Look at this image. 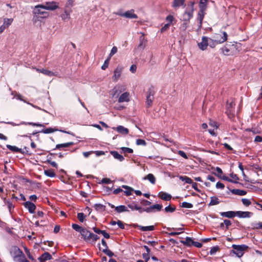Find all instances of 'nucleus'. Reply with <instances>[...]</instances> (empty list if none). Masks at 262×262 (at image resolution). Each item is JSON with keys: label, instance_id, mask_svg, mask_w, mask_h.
I'll use <instances>...</instances> for the list:
<instances>
[{"label": "nucleus", "instance_id": "obj_1", "mask_svg": "<svg viewBox=\"0 0 262 262\" xmlns=\"http://www.w3.org/2000/svg\"><path fill=\"white\" fill-rule=\"evenodd\" d=\"M194 5V1H190L187 4L186 10L182 15V19L184 21L189 22L190 19L193 17Z\"/></svg>", "mask_w": 262, "mask_h": 262}, {"label": "nucleus", "instance_id": "obj_2", "mask_svg": "<svg viewBox=\"0 0 262 262\" xmlns=\"http://www.w3.org/2000/svg\"><path fill=\"white\" fill-rule=\"evenodd\" d=\"M45 10L44 5L39 4L36 5L33 10V14L34 15L33 19L35 17H40L41 18L48 17L49 15V13Z\"/></svg>", "mask_w": 262, "mask_h": 262}, {"label": "nucleus", "instance_id": "obj_3", "mask_svg": "<svg viewBox=\"0 0 262 262\" xmlns=\"http://www.w3.org/2000/svg\"><path fill=\"white\" fill-rule=\"evenodd\" d=\"M13 259L15 262H30L23 251L17 247L14 248Z\"/></svg>", "mask_w": 262, "mask_h": 262}, {"label": "nucleus", "instance_id": "obj_4", "mask_svg": "<svg viewBox=\"0 0 262 262\" xmlns=\"http://www.w3.org/2000/svg\"><path fill=\"white\" fill-rule=\"evenodd\" d=\"M232 247L233 250L231 251V252L238 257H242L244 255V252L248 248V247L246 245H232Z\"/></svg>", "mask_w": 262, "mask_h": 262}, {"label": "nucleus", "instance_id": "obj_5", "mask_svg": "<svg viewBox=\"0 0 262 262\" xmlns=\"http://www.w3.org/2000/svg\"><path fill=\"white\" fill-rule=\"evenodd\" d=\"M222 34L223 35V36L221 37V38L219 39L218 37H216L215 39H213L211 38L208 39L209 40V42H208V46H209L211 48H214L217 44L222 43L225 42L227 39L228 35L226 32H223Z\"/></svg>", "mask_w": 262, "mask_h": 262}, {"label": "nucleus", "instance_id": "obj_6", "mask_svg": "<svg viewBox=\"0 0 262 262\" xmlns=\"http://www.w3.org/2000/svg\"><path fill=\"white\" fill-rule=\"evenodd\" d=\"M235 103L234 100L231 99L230 101L228 100L226 104V114L228 117L231 119L234 116Z\"/></svg>", "mask_w": 262, "mask_h": 262}, {"label": "nucleus", "instance_id": "obj_7", "mask_svg": "<svg viewBox=\"0 0 262 262\" xmlns=\"http://www.w3.org/2000/svg\"><path fill=\"white\" fill-rule=\"evenodd\" d=\"M215 170L216 171V173L213 172V173L214 175L216 176L219 178H220V179H222L223 180H225V181H227L228 182H231V183H235V184L237 183V182L233 181L232 180H231V179H229L228 177H226L225 176H222L223 171H222V169L220 168V167H216V168H215Z\"/></svg>", "mask_w": 262, "mask_h": 262}, {"label": "nucleus", "instance_id": "obj_8", "mask_svg": "<svg viewBox=\"0 0 262 262\" xmlns=\"http://www.w3.org/2000/svg\"><path fill=\"white\" fill-rule=\"evenodd\" d=\"M125 86L123 85H117L115 86L112 90L113 96H116L118 97L121 93L125 91Z\"/></svg>", "mask_w": 262, "mask_h": 262}, {"label": "nucleus", "instance_id": "obj_9", "mask_svg": "<svg viewBox=\"0 0 262 262\" xmlns=\"http://www.w3.org/2000/svg\"><path fill=\"white\" fill-rule=\"evenodd\" d=\"M2 123H5V124H10L13 126H17V125H21V124H25V125H32L33 126H39V127H44V125L42 124H40V123H33V122H21L19 124H16L13 122H4V121H3V122H1Z\"/></svg>", "mask_w": 262, "mask_h": 262}, {"label": "nucleus", "instance_id": "obj_10", "mask_svg": "<svg viewBox=\"0 0 262 262\" xmlns=\"http://www.w3.org/2000/svg\"><path fill=\"white\" fill-rule=\"evenodd\" d=\"M44 7L46 10L53 11L58 8V4L54 1L46 2L44 5Z\"/></svg>", "mask_w": 262, "mask_h": 262}, {"label": "nucleus", "instance_id": "obj_11", "mask_svg": "<svg viewBox=\"0 0 262 262\" xmlns=\"http://www.w3.org/2000/svg\"><path fill=\"white\" fill-rule=\"evenodd\" d=\"M24 207L28 210L30 213H34L36 209L35 205L30 201H27L23 203Z\"/></svg>", "mask_w": 262, "mask_h": 262}, {"label": "nucleus", "instance_id": "obj_12", "mask_svg": "<svg viewBox=\"0 0 262 262\" xmlns=\"http://www.w3.org/2000/svg\"><path fill=\"white\" fill-rule=\"evenodd\" d=\"M162 208V205L160 204H154L146 208L147 213L154 212L155 211H160Z\"/></svg>", "mask_w": 262, "mask_h": 262}, {"label": "nucleus", "instance_id": "obj_13", "mask_svg": "<svg viewBox=\"0 0 262 262\" xmlns=\"http://www.w3.org/2000/svg\"><path fill=\"white\" fill-rule=\"evenodd\" d=\"M199 48L202 51L207 49L208 46V38L206 36H203L202 41L198 44Z\"/></svg>", "mask_w": 262, "mask_h": 262}, {"label": "nucleus", "instance_id": "obj_14", "mask_svg": "<svg viewBox=\"0 0 262 262\" xmlns=\"http://www.w3.org/2000/svg\"><path fill=\"white\" fill-rule=\"evenodd\" d=\"M123 68L120 66H118L114 72V75L113 76V80L114 81H117L120 78L122 73Z\"/></svg>", "mask_w": 262, "mask_h": 262}, {"label": "nucleus", "instance_id": "obj_15", "mask_svg": "<svg viewBox=\"0 0 262 262\" xmlns=\"http://www.w3.org/2000/svg\"><path fill=\"white\" fill-rule=\"evenodd\" d=\"M253 215V213L249 211H236V215L239 218H249Z\"/></svg>", "mask_w": 262, "mask_h": 262}, {"label": "nucleus", "instance_id": "obj_16", "mask_svg": "<svg viewBox=\"0 0 262 262\" xmlns=\"http://www.w3.org/2000/svg\"><path fill=\"white\" fill-rule=\"evenodd\" d=\"M135 11L134 9H131L130 10L124 12L123 17L127 18H137L138 16L137 14H135Z\"/></svg>", "mask_w": 262, "mask_h": 262}, {"label": "nucleus", "instance_id": "obj_17", "mask_svg": "<svg viewBox=\"0 0 262 262\" xmlns=\"http://www.w3.org/2000/svg\"><path fill=\"white\" fill-rule=\"evenodd\" d=\"M52 258V255L49 252H46L38 258V260L40 262H45L46 260H50Z\"/></svg>", "mask_w": 262, "mask_h": 262}, {"label": "nucleus", "instance_id": "obj_18", "mask_svg": "<svg viewBox=\"0 0 262 262\" xmlns=\"http://www.w3.org/2000/svg\"><path fill=\"white\" fill-rule=\"evenodd\" d=\"M133 227H137L142 231H153L155 230V226L153 225L148 226H142L138 224L133 225Z\"/></svg>", "mask_w": 262, "mask_h": 262}, {"label": "nucleus", "instance_id": "obj_19", "mask_svg": "<svg viewBox=\"0 0 262 262\" xmlns=\"http://www.w3.org/2000/svg\"><path fill=\"white\" fill-rule=\"evenodd\" d=\"M129 93L124 92L118 98V102L120 103L128 102L129 101Z\"/></svg>", "mask_w": 262, "mask_h": 262}, {"label": "nucleus", "instance_id": "obj_20", "mask_svg": "<svg viewBox=\"0 0 262 262\" xmlns=\"http://www.w3.org/2000/svg\"><path fill=\"white\" fill-rule=\"evenodd\" d=\"M88 236V240H86V242H87L95 243L99 238V237L97 235L93 233L92 232H91L90 231Z\"/></svg>", "mask_w": 262, "mask_h": 262}, {"label": "nucleus", "instance_id": "obj_21", "mask_svg": "<svg viewBox=\"0 0 262 262\" xmlns=\"http://www.w3.org/2000/svg\"><path fill=\"white\" fill-rule=\"evenodd\" d=\"M158 196L164 201H170L171 199V195L166 192L161 191L158 194Z\"/></svg>", "mask_w": 262, "mask_h": 262}, {"label": "nucleus", "instance_id": "obj_22", "mask_svg": "<svg viewBox=\"0 0 262 262\" xmlns=\"http://www.w3.org/2000/svg\"><path fill=\"white\" fill-rule=\"evenodd\" d=\"M172 6L174 8L185 7L186 6L185 0H173Z\"/></svg>", "mask_w": 262, "mask_h": 262}, {"label": "nucleus", "instance_id": "obj_23", "mask_svg": "<svg viewBox=\"0 0 262 262\" xmlns=\"http://www.w3.org/2000/svg\"><path fill=\"white\" fill-rule=\"evenodd\" d=\"M153 99V94H151V92H149L148 94L146 97V106L147 107H150L151 106Z\"/></svg>", "mask_w": 262, "mask_h": 262}, {"label": "nucleus", "instance_id": "obj_24", "mask_svg": "<svg viewBox=\"0 0 262 262\" xmlns=\"http://www.w3.org/2000/svg\"><path fill=\"white\" fill-rule=\"evenodd\" d=\"M220 214L223 217L232 218L236 216V211H229L227 212H222L220 213Z\"/></svg>", "mask_w": 262, "mask_h": 262}, {"label": "nucleus", "instance_id": "obj_25", "mask_svg": "<svg viewBox=\"0 0 262 262\" xmlns=\"http://www.w3.org/2000/svg\"><path fill=\"white\" fill-rule=\"evenodd\" d=\"M7 147L8 149L12 151L16 152H19L21 154H25L26 152L24 151L22 149L19 148L15 146H12L10 145H7Z\"/></svg>", "mask_w": 262, "mask_h": 262}, {"label": "nucleus", "instance_id": "obj_26", "mask_svg": "<svg viewBox=\"0 0 262 262\" xmlns=\"http://www.w3.org/2000/svg\"><path fill=\"white\" fill-rule=\"evenodd\" d=\"M96 211L102 213L105 210V206L101 204H95L93 206Z\"/></svg>", "mask_w": 262, "mask_h": 262}, {"label": "nucleus", "instance_id": "obj_27", "mask_svg": "<svg viewBox=\"0 0 262 262\" xmlns=\"http://www.w3.org/2000/svg\"><path fill=\"white\" fill-rule=\"evenodd\" d=\"M207 0H200L199 4V11L205 12L207 8Z\"/></svg>", "mask_w": 262, "mask_h": 262}, {"label": "nucleus", "instance_id": "obj_28", "mask_svg": "<svg viewBox=\"0 0 262 262\" xmlns=\"http://www.w3.org/2000/svg\"><path fill=\"white\" fill-rule=\"evenodd\" d=\"M117 131L122 135H127L129 133V130L127 128L123 126L119 125L116 128Z\"/></svg>", "mask_w": 262, "mask_h": 262}, {"label": "nucleus", "instance_id": "obj_29", "mask_svg": "<svg viewBox=\"0 0 262 262\" xmlns=\"http://www.w3.org/2000/svg\"><path fill=\"white\" fill-rule=\"evenodd\" d=\"M205 13L203 12L199 11L198 12V16L197 18V20L198 21V26L199 28H201L202 25V21L204 19Z\"/></svg>", "mask_w": 262, "mask_h": 262}, {"label": "nucleus", "instance_id": "obj_30", "mask_svg": "<svg viewBox=\"0 0 262 262\" xmlns=\"http://www.w3.org/2000/svg\"><path fill=\"white\" fill-rule=\"evenodd\" d=\"M111 154L114 157V158L118 160L121 162L124 160V157L116 151H111Z\"/></svg>", "mask_w": 262, "mask_h": 262}, {"label": "nucleus", "instance_id": "obj_31", "mask_svg": "<svg viewBox=\"0 0 262 262\" xmlns=\"http://www.w3.org/2000/svg\"><path fill=\"white\" fill-rule=\"evenodd\" d=\"M231 192L234 194L238 195L241 196L245 195L247 193V192L246 191L237 189H232L231 190Z\"/></svg>", "mask_w": 262, "mask_h": 262}, {"label": "nucleus", "instance_id": "obj_32", "mask_svg": "<svg viewBox=\"0 0 262 262\" xmlns=\"http://www.w3.org/2000/svg\"><path fill=\"white\" fill-rule=\"evenodd\" d=\"M4 202L5 204H7L8 208L9 209V212L12 213L13 211L14 205L12 204V203L10 200H7L5 198H3Z\"/></svg>", "mask_w": 262, "mask_h": 262}, {"label": "nucleus", "instance_id": "obj_33", "mask_svg": "<svg viewBox=\"0 0 262 262\" xmlns=\"http://www.w3.org/2000/svg\"><path fill=\"white\" fill-rule=\"evenodd\" d=\"M143 180H148L152 184L156 183V178L154 174L151 173L148 174L146 177H144Z\"/></svg>", "mask_w": 262, "mask_h": 262}, {"label": "nucleus", "instance_id": "obj_34", "mask_svg": "<svg viewBox=\"0 0 262 262\" xmlns=\"http://www.w3.org/2000/svg\"><path fill=\"white\" fill-rule=\"evenodd\" d=\"M115 210L118 213H121V212H123L128 211V210L127 209V207H126L124 205H120L119 206L116 207Z\"/></svg>", "mask_w": 262, "mask_h": 262}, {"label": "nucleus", "instance_id": "obj_35", "mask_svg": "<svg viewBox=\"0 0 262 262\" xmlns=\"http://www.w3.org/2000/svg\"><path fill=\"white\" fill-rule=\"evenodd\" d=\"M194 241L192 238L189 237H186L184 241H182V243L185 246L190 247L193 245Z\"/></svg>", "mask_w": 262, "mask_h": 262}, {"label": "nucleus", "instance_id": "obj_36", "mask_svg": "<svg viewBox=\"0 0 262 262\" xmlns=\"http://www.w3.org/2000/svg\"><path fill=\"white\" fill-rule=\"evenodd\" d=\"M74 144V143L73 142H68L66 143H62V144H57L56 146V148L57 149H60L61 148H66L69 147L71 145H73Z\"/></svg>", "mask_w": 262, "mask_h": 262}, {"label": "nucleus", "instance_id": "obj_37", "mask_svg": "<svg viewBox=\"0 0 262 262\" xmlns=\"http://www.w3.org/2000/svg\"><path fill=\"white\" fill-rule=\"evenodd\" d=\"M140 43L138 46V48L140 49H143L145 46L146 41L144 40V37L143 35H142L139 38Z\"/></svg>", "mask_w": 262, "mask_h": 262}, {"label": "nucleus", "instance_id": "obj_38", "mask_svg": "<svg viewBox=\"0 0 262 262\" xmlns=\"http://www.w3.org/2000/svg\"><path fill=\"white\" fill-rule=\"evenodd\" d=\"M39 73H41L46 75L48 76H52L53 75V73L52 71L49 70L44 69H37L36 70Z\"/></svg>", "mask_w": 262, "mask_h": 262}, {"label": "nucleus", "instance_id": "obj_39", "mask_svg": "<svg viewBox=\"0 0 262 262\" xmlns=\"http://www.w3.org/2000/svg\"><path fill=\"white\" fill-rule=\"evenodd\" d=\"M122 188L125 189L126 190L124 191V193L126 196H129L132 194L133 189L127 185H122Z\"/></svg>", "mask_w": 262, "mask_h": 262}, {"label": "nucleus", "instance_id": "obj_40", "mask_svg": "<svg viewBox=\"0 0 262 262\" xmlns=\"http://www.w3.org/2000/svg\"><path fill=\"white\" fill-rule=\"evenodd\" d=\"M57 130L58 129H56V128L49 127V128H47L46 129H43L39 131V132L45 134H50V133H54V132L57 131Z\"/></svg>", "mask_w": 262, "mask_h": 262}, {"label": "nucleus", "instance_id": "obj_41", "mask_svg": "<svg viewBox=\"0 0 262 262\" xmlns=\"http://www.w3.org/2000/svg\"><path fill=\"white\" fill-rule=\"evenodd\" d=\"M210 199L211 200L209 204V206L216 205L219 204L220 203L219 199L216 196H212Z\"/></svg>", "mask_w": 262, "mask_h": 262}, {"label": "nucleus", "instance_id": "obj_42", "mask_svg": "<svg viewBox=\"0 0 262 262\" xmlns=\"http://www.w3.org/2000/svg\"><path fill=\"white\" fill-rule=\"evenodd\" d=\"M90 232V231L88 230L85 228H84L82 231L80 232V234L82 236V238H83V239L86 241V240H88V234Z\"/></svg>", "mask_w": 262, "mask_h": 262}, {"label": "nucleus", "instance_id": "obj_43", "mask_svg": "<svg viewBox=\"0 0 262 262\" xmlns=\"http://www.w3.org/2000/svg\"><path fill=\"white\" fill-rule=\"evenodd\" d=\"M44 173L46 176L50 178H54L56 174L53 169H48L44 171Z\"/></svg>", "mask_w": 262, "mask_h": 262}, {"label": "nucleus", "instance_id": "obj_44", "mask_svg": "<svg viewBox=\"0 0 262 262\" xmlns=\"http://www.w3.org/2000/svg\"><path fill=\"white\" fill-rule=\"evenodd\" d=\"M13 21L12 18H4V23L3 24V26H5V27L8 28L9 26H10Z\"/></svg>", "mask_w": 262, "mask_h": 262}, {"label": "nucleus", "instance_id": "obj_45", "mask_svg": "<svg viewBox=\"0 0 262 262\" xmlns=\"http://www.w3.org/2000/svg\"><path fill=\"white\" fill-rule=\"evenodd\" d=\"M72 227L73 228V229L79 232L80 233L82 231V230L84 228L76 224H73L72 225Z\"/></svg>", "mask_w": 262, "mask_h": 262}, {"label": "nucleus", "instance_id": "obj_46", "mask_svg": "<svg viewBox=\"0 0 262 262\" xmlns=\"http://www.w3.org/2000/svg\"><path fill=\"white\" fill-rule=\"evenodd\" d=\"M175 206H171V205H168L164 209V210L166 212H173L176 210Z\"/></svg>", "mask_w": 262, "mask_h": 262}, {"label": "nucleus", "instance_id": "obj_47", "mask_svg": "<svg viewBox=\"0 0 262 262\" xmlns=\"http://www.w3.org/2000/svg\"><path fill=\"white\" fill-rule=\"evenodd\" d=\"M24 249L25 253L27 255L28 257L31 260H34V259L31 255V253L30 252V250L27 247H24Z\"/></svg>", "mask_w": 262, "mask_h": 262}, {"label": "nucleus", "instance_id": "obj_48", "mask_svg": "<svg viewBox=\"0 0 262 262\" xmlns=\"http://www.w3.org/2000/svg\"><path fill=\"white\" fill-rule=\"evenodd\" d=\"M121 149L124 154H132L133 152V150L128 147H122L121 148Z\"/></svg>", "mask_w": 262, "mask_h": 262}, {"label": "nucleus", "instance_id": "obj_49", "mask_svg": "<svg viewBox=\"0 0 262 262\" xmlns=\"http://www.w3.org/2000/svg\"><path fill=\"white\" fill-rule=\"evenodd\" d=\"M181 206L183 208H191L193 207V205L191 203L184 202L182 203Z\"/></svg>", "mask_w": 262, "mask_h": 262}, {"label": "nucleus", "instance_id": "obj_50", "mask_svg": "<svg viewBox=\"0 0 262 262\" xmlns=\"http://www.w3.org/2000/svg\"><path fill=\"white\" fill-rule=\"evenodd\" d=\"M85 216H86L82 212L78 213L77 214V218L79 220V221L81 223L83 222Z\"/></svg>", "mask_w": 262, "mask_h": 262}, {"label": "nucleus", "instance_id": "obj_51", "mask_svg": "<svg viewBox=\"0 0 262 262\" xmlns=\"http://www.w3.org/2000/svg\"><path fill=\"white\" fill-rule=\"evenodd\" d=\"M136 144L138 145L145 146L146 145V142L143 139H138L136 140Z\"/></svg>", "mask_w": 262, "mask_h": 262}, {"label": "nucleus", "instance_id": "obj_52", "mask_svg": "<svg viewBox=\"0 0 262 262\" xmlns=\"http://www.w3.org/2000/svg\"><path fill=\"white\" fill-rule=\"evenodd\" d=\"M102 252L110 257H112L114 255V253L107 248L103 249Z\"/></svg>", "mask_w": 262, "mask_h": 262}, {"label": "nucleus", "instance_id": "obj_53", "mask_svg": "<svg viewBox=\"0 0 262 262\" xmlns=\"http://www.w3.org/2000/svg\"><path fill=\"white\" fill-rule=\"evenodd\" d=\"M242 202L245 206H248L251 204V202L248 199H242Z\"/></svg>", "mask_w": 262, "mask_h": 262}, {"label": "nucleus", "instance_id": "obj_54", "mask_svg": "<svg viewBox=\"0 0 262 262\" xmlns=\"http://www.w3.org/2000/svg\"><path fill=\"white\" fill-rule=\"evenodd\" d=\"M253 226V229H261L262 228V223L259 222L258 223L256 224H252Z\"/></svg>", "mask_w": 262, "mask_h": 262}, {"label": "nucleus", "instance_id": "obj_55", "mask_svg": "<svg viewBox=\"0 0 262 262\" xmlns=\"http://www.w3.org/2000/svg\"><path fill=\"white\" fill-rule=\"evenodd\" d=\"M219 250V246H214V247H213L212 248H211V249H210V254L211 255H213L217 251Z\"/></svg>", "mask_w": 262, "mask_h": 262}, {"label": "nucleus", "instance_id": "obj_56", "mask_svg": "<svg viewBox=\"0 0 262 262\" xmlns=\"http://www.w3.org/2000/svg\"><path fill=\"white\" fill-rule=\"evenodd\" d=\"M183 181H184L187 184H191L192 183V180L188 177L184 176L183 177H181Z\"/></svg>", "mask_w": 262, "mask_h": 262}, {"label": "nucleus", "instance_id": "obj_57", "mask_svg": "<svg viewBox=\"0 0 262 262\" xmlns=\"http://www.w3.org/2000/svg\"><path fill=\"white\" fill-rule=\"evenodd\" d=\"M222 53L225 55H230V50L226 47H224L222 48Z\"/></svg>", "mask_w": 262, "mask_h": 262}, {"label": "nucleus", "instance_id": "obj_58", "mask_svg": "<svg viewBox=\"0 0 262 262\" xmlns=\"http://www.w3.org/2000/svg\"><path fill=\"white\" fill-rule=\"evenodd\" d=\"M111 182H112V181L110 179L105 178H103L101 180V182H99V184H110Z\"/></svg>", "mask_w": 262, "mask_h": 262}, {"label": "nucleus", "instance_id": "obj_59", "mask_svg": "<svg viewBox=\"0 0 262 262\" xmlns=\"http://www.w3.org/2000/svg\"><path fill=\"white\" fill-rule=\"evenodd\" d=\"M138 206L137 205H136V204H134V203L129 204L127 205V207L130 208L133 211H134L135 210H137Z\"/></svg>", "mask_w": 262, "mask_h": 262}, {"label": "nucleus", "instance_id": "obj_60", "mask_svg": "<svg viewBox=\"0 0 262 262\" xmlns=\"http://www.w3.org/2000/svg\"><path fill=\"white\" fill-rule=\"evenodd\" d=\"M178 153V154L180 156H181V157H182L184 159H188V157H187V155L186 154V153L184 151H183L182 150H179Z\"/></svg>", "mask_w": 262, "mask_h": 262}, {"label": "nucleus", "instance_id": "obj_61", "mask_svg": "<svg viewBox=\"0 0 262 262\" xmlns=\"http://www.w3.org/2000/svg\"><path fill=\"white\" fill-rule=\"evenodd\" d=\"M170 25V23L165 24L164 26L162 27V28L161 29V32H165L166 30H167L169 28Z\"/></svg>", "mask_w": 262, "mask_h": 262}, {"label": "nucleus", "instance_id": "obj_62", "mask_svg": "<svg viewBox=\"0 0 262 262\" xmlns=\"http://www.w3.org/2000/svg\"><path fill=\"white\" fill-rule=\"evenodd\" d=\"M117 52V48L116 47H113L111 50V53H110V56H112Z\"/></svg>", "mask_w": 262, "mask_h": 262}, {"label": "nucleus", "instance_id": "obj_63", "mask_svg": "<svg viewBox=\"0 0 262 262\" xmlns=\"http://www.w3.org/2000/svg\"><path fill=\"white\" fill-rule=\"evenodd\" d=\"M61 17L62 20H66V19L69 18V14L67 13L66 11H64V13L61 15Z\"/></svg>", "mask_w": 262, "mask_h": 262}, {"label": "nucleus", "instance_id": "obj_64", "mask_svg": "<svg viewBox=\"0 0 262 262\" xmlns=\"http://www.w3.org/2000/svg\"><path fill=\"white\" fill-rule=\"evenodd\" d=\"M149 253H143L142 254L143 258L145 259V262H147V261L149 259Z\"/></svg>", "mask_w": 262, "mask_h": 262}]
</instances>
